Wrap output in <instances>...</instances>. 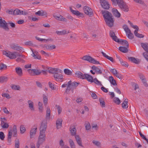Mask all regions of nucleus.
I'll return each instance as SVG.
<instances>
[{
    "mask_svg": "<svg viewBox=\"0 0 148 148\" xmlns=\"http://www.w3.org/2000/svg\"><path fill=\"white\" fill-rule=\"evenodd\" d=\"M47 121L44 119L40 123L39 128L40 132H45L47 127Z\"/></svg>",
    "mask_w": 148,
    "mask_h": 148,
    "instance_id": "5",
    "label": "nucleus"
},
{
    "mask_svg": "<svg viewBox=\"0 0 148 148\" xmlns=\"http://www.w3.org/2000/svg\"><path fill=\"white\" fill-rule=\"evenodd\" d=\"M8 80V78L5 76H2L0 77V83H3L6 82Z\"/></svg>",
    "mask_w": 148,
    "mask_h": 148,
    "instance_id": "35",
    "label": "nucleus"
},
{
    "mask_svg": "<svg viewBox=\"0 0 148 148\" xmlns=\"http://www.w3.org/2000/svg\"><path fill=\"white\" fill-rule=\"evenodd\" d=\"M83 10L84 13L88 15H91L92 13V9L87 6H84Z\"/></svg>",
    "mask_w": 148,
    "mask_h": 148,
    "instance_id": "8",
    "label": "nucleus"
},
{
    "mask_svg": "<svg viewBox=\"0 0 148 148\" xmlns=\"http://www.w3.org/2000/svg\"><path fill=\"white\" fill-rule=\"evenodd\" d=\"M75 75L77 77L84 79V74L80 71H77L75 73Z\"/></svg>",
    "mask_w": 148,
    "mask_h": 148,
    "instance_id": "21",
    "label": "nucleus"
},
{
    "mask_svg": "<svg viewBox=\"0 0 148 148\" xmlns=\"http://www.w3.org/2000/svg\"><path fill=\"white\" fill-rule=\"evenodd\" d=\"M119 7L121 10L123 11L124 12H127L129 11V7L125 2L124 3Z\"/></svg>",
    "mask_w": 148,
    "mask_h": 148,
    "instance_id": "9",
    "label": "nucleus"
},
{
    "mask_svg": "<svg viewBox=\"0 0 148 148\" xmlns=\"http://www.w3.org/2000/svg\"><path fill=\"white\" fill-rule=\"evenodd\" d=\"M99 0L101 5L103 8L106 9H108L109 8V4L106 0Z\"/></svg>",
    "mask_w": 148,
    "mask_h": 148,
    "instance_id": "7",
    "label": "nucleus"
},
{
    "mask_svg": "<svg viewBox=\"0 0 148 148\" xmlns=\"http://www.w3.org/2000/svg\"><path fill=\"white\" fill-rule=\"evenodd\" d=\"M47 69H48L47 72L53 74H58L57 72L58 69L57 68H53L52 67H47Z\"/></svg>",
    "mask_w": 148,
    "mask_h": 148,
    "instance_id": "10",
    "label": "nucleus"
},
{
    "mask_svg": "<svg viewBox=\"0 0 148 148\" xmlns=\"http://www.w3.org/2000/svg\"><path fill=\"white\" fill-rule=\"evenodd\" d=\"M11 48L14 50H16L17 51H19L22 49V47L19 46H16L15 44H13L11 45Z\"/></svg>",
    "mask_w": 148,
    "mask_h": 148,
    "instance_id": "31",
    "label": "nucleus"
},
{
    "mask_svg": "<svg viewBox=\"0 0 148 148\" xmlns=\"http://www.w3.org/2000/svg\"><path fill=\"white\" fill-rule=\"evenodd\" d=\"M43 102L45 106L47 105V103L48 99L47 97L45 94H43Z\"/></svg>",
    "mask_w": 148,
    "mask_h": 148,
    "instance_id": "44",
    "label": "nucleus"
},
{
    "mask_svg": "<svg viewBox=\"0 0 148 148\" xmlns=\"http://www.w3.org/2000/svg\"><path fill=\"white\" fill-rule=\"evenodd\" d=\"M55 106L58 110V114H60L62 112V108H61V107L59 105H56Z\"/></svg>",
    "mask_w": 148,
    "mask_h": 148,
    "instance_id": "56",
    "label": "nucleus"
},
{
    "mask_svg": "<svg viewBox=\"0 0 148 148\" xmlns=\"http://www.w3.org/2000/svg\"><path fill=\"white\" fill-rule=\"evenodd\" d=\"M99 101L101 107H105L106 106L104 99L102 98H100L99 99Z\"/></svg>",
    "mask_w": 148,
    "mask_h": 148,
    "instance_id": "30",
    "label": "nucleus"
},
{
    "mask_svg": "<svg viewBox=\"0 0 148 148\" xmlns=\"http://www.w3.org/2000/svg\"><path fill=\"white\" fill-rule=\"evenodd\" d=\"M112 12L114 15L116 17L119 18L121 17V14L116 8H112Z\"/></svg>",
    "mask_w": 148,
    "mask_h": 148,
    "instance_id": "15",
    "label": "nucleus"
},
{
    "mask_svg": "<svg viewBox=\"0 0 148 148\" xmlns=\"http://www.w3.org/2000/svg\"><path fill=\"white\" fill-rule=\"evenodd\" d=\"M21 11L18 9H16L13 12V14L14 15H21Z\"/></svg>",
    "mask_w": 148,
    "mask_h": 148,
    "instance_id": "42",
    "label": "nucleus"
},
{
    "mask_svg": "<svg viewBox=\"0 0 148 148\" xmlns=\"http://www.w3.org/2000/svg\"><path fill=\"white\" fill-rule=\"evenodd\" d=\"M49 87L52 90H54L56 89V87H55L54 85L52 84L51 82H49Z\"/></svg>",
    "mask_w": 148,
    "mask_h": 148,
    "instance_id": "53",
    "label": "nucleus"
},
{
    "mask_svg": "<svg viewBox=\"0 0 148 148\" xmlns=\"http://www.w3.org/2000/svg\"><path fill=\"white\" fill-rule=\"evenodd\" d=\"M42 103H41L40 102H38V106H39V108H38L39 110V111L41 112H42V111L43 110V108L42 107Z\"/></svg>",
    "mask_w": 148,
    "mask_h": 148,
    "instance_id": "54",
    "label": "nucleus"
},
{
    "mask_svg": "<svg viewBox=\"0 0 148 148\" xmlns=\"http://www.w3.org/2000/svg\"><path fill=\"white\" fill-rule=\"evenodd\" d=\"M75 137L76 141L78 145L81 147H83V146L82 144L81 138L79 137V136L78 135H76Z\"/></svg>",
    "mask_w": 148,
    "mask_h": 148,
    "instance_id": "16",
    "label": "nucleus"
},
{
    "mask_svg": "<svg viewBox=\"0 0 148 148\" xmlns=\"http://www.w3.org/2000/svg\"><path fill=\"white\" fill-rule=\"evenodd\" d=\"M64 73L67 75H72V72L68 69H64Z\"/></svg>",
    "mask_w": 148,
    "mask_h": 148,
    "instance_id": "39",
    "label": "nucleus"
},
{
    "mask_svg": "<svg viewBox=\"0 0 148 148\" xmlns=\"http://www.w3.org/2000/svg\"><path fill=\"white\" fill-rule=\"evenodd\" d=\"M70 10L71 12L74 14L81 17L83 16V13L80 12L77 10H74L72 9V8L70 7Z\"/></svg>",
    "mask_w": 148,
    "mask_h": 148,
    "instance_id": "12",
    "label": "nucleus"
},
{
    "mask_svg": "<svg viewBox=\"0 0 148 148\" xmlns=\"http://www.w3.org/2000/svg\"><path fill=\"white\" fill-rule=\"evenodd\" d=\"M56 33L58 35H64L66 34V31L65 30L62 31H56Z\"/></svg>",
    "mask_w": 148,
    "mask_h": 148,
    "instance_id": "40",
    "label": "nucleus"
},
{
    "mask_svg": "<svg viewBox=\"0 0 148 148\" xmlns=\"http://www.w3.org/2000/svg\"><path fill=\"white\" fill-rule=\"evenodd\" d=\"M82 59L89 62L90 63L94 64H100L99 62L95 60L94 58L89 56H84Z\"/></svg>",
    "mask_w": 148,
    "mask_h": 148,
    "instance_id": "3",
    "label": "nucleus"
},
{
    "mask_svg": "<svg viewBox=\"0 0 148 148\" xmlns=\"http://www.w3.org/2000/svg\"><path fill=\"white\" fill-rule=\"evenodd\" d=\"M45 48L47 49L52 50L53 49H55L56 48V46L55 45H47L45 46Z\"/></svg>",
    "mask_w": 148,
    "mask_h": 148,
    "instance_id": "37",
    "label": "nucleus"
},
{
    "mask_svg": "<svg viewBox=\"0 0 148 148\" xmlns=\"http://www.w3.org/2000/svg\"><path fill=\"white\" fill-rule=\"evenodd\" d=\"M12 130H9L8 134V142L10 143L11 142V138L12 135Z\"/></svg>",
    "mask_w": 148,
    "mask_h": 148,
    "instance_id": "26",
    "label": "nucleus"
},
{
    "mask_svg": "<svg viewBox=\"0 0 148 148\" xmlns=\"http://www.w3.org/2000/svg\"><path fill=\"white\" fill-rule=\"evenodd\" d=\"M8 23V25H10L12 27V28H15V24L12 22L11 21H9L7 23Z\"/></svg>",
    "mask_w": 148,
    "mask_h": 148,
    "instance_id": "61",
    "label": "nucleus"
},
{
    "mask_svg": "<svg viewBox=\"0 0 148 148\" xmlns=\"http://www.w3.org/2000/svg\"><path fill=\"white\" fill-rule=\"evenodd\" d=\"M35 127L34 128L30 131V134L31 136V138H32V136L33 135H35L36 132L37 127H36L35 126H34Z\"/></svg>",
    "mask_w": 148,
    "mask_h": 148,
    "instance_id": "32",
    "label": "nucleus"
},
{
    "mask_svg": "<svg viewBox=\"0 0 148 148\" xmlns=\"http://www.w3.org/2000/svg\"><path fill=\"white\" fill-rule=\"evenodd\" d=\"M16 72L19 76H21L23 75L22 71L21 68L17 67L15 68Z\"/></svg>",
    "mask_w": 148,
    "mask_h": 148,
    "instance_id": "23",
    "label": "nucleus"
},
{
    "mask_svg": "<svg viewBox=\"0 0 148 148\" xmlns=\"http://www.w3.org/2000/svg\"><path fill=\"white\" fill-rule=\"evenodd\" d=\"M116 5L118 4L119 6L125 2L123 0H116Z\"/></svg>",
    "mask_w": 148,
    "mask_h": 148,
    "instance_id": "51",
    "label": "nucleus"
},
{
    "mask_svg": "<svg viewBox=\"0 0 148 148\" xmlns=\"http://www.w3.org/2000/svg\"><path fill=\"white\" fill-rule=\"evenodd\" d=\"M91 68L93 70L95 71L97 74H101L102 73V71L99 68L95 66H92Z\"/></svg>",
    "mask_w": 148,
    "mask_h": 148,
    "instance_id": "19",
    "label": "nucleus"
},
{
    "mask_svg": "<svg viewBox=\"0 0 148 148\" xmlns=\"http://www.w3.org/2000/svg\"><path fill=\"white\" fill-rule=\"evenodd\" d=\"M110 71L114 75H116V74H117V70L115 69H111L110 70Z\"/></svg>",
    "mask_w": 148,
    "mask_h": 148,
    "instance_id": "58",
    "label": "nucleus"
},
{
    "mask_svg": "<svg viewBox=\"0 0 148 148\" xmlns=\"http://www.w3.org/2000/svg\"><path fill=\"white\" fill-rule=\"evenodd\" d=\"M143 55L145 59L148 61V55L147 54V53L145 52L143 53Z\"/></svg>",
    "mask_w": 148,
    "mask_h": 148,
    "instance_id": "64",
    "label": "nucleus"
},
{
    "mask_svg": "<svg viewBox=\"0 0 148 148\" xmlns=\"http://www.w3.org/2000/svg\"><path fill=\"white\" fill-rule=\"evenodd\" d=\"M141 45L145 51L148 53V44L141 43Z\"/></svg>",
    "mask_w": 148,
    "mask_h": 148,
    "instance_id": "29",
    "label": "nucleus"
},
{
    "mask_svg": "<svg viewBox=\"0 0 148 148\" xmlns=\"http://www.w3.org/2000/svg\"><path fill=\"white\" fill-rule=\"evenodd\" d=\"M114 102L117 104H119L121 103L120 100L118 98H114Z\"/></svg>",
    "mask_w": 148,
    "mask_h": 148,
    "instance_id": "59",
    "label": "nucleus"
},
{
    "mask_svg": "<svg viewBox=\"0 0 148 148\" xmlns=\"http://www.w3.org/2000/svg\"><path fill=\"white\" fill-rule=\"evenodd\" d=\"M117 57L119 59V61L120 62L121 64L122 65L126 67L128 66V64L127 62L125 61H123L119 57L117 56Z\"/></svg>",
    "mask_w": 148,
    "mask_h": 148,
    "instance_id": "28",
    "label": "nucleus"
},
{
    "mask_svg": "<svg viewBox=\"0 0 148 148\" xmlns=\"http://www.w3.org/2000/svg\"><path fill=\"white\" fill-rule=\"evenodd\" d=\"M93 82L96 84L99 85L101 86H102L101 82L98 81L96 78H95L93 80Z\"/></svg>",
    "mask_w": 148,
    "mask_h": 148,
    "instance_id": "49",
    "label": "nucleus"
},
{
    "mask_svg": "<svg viewBox=\"0 0 148 148\" xmlns=\"http://www.w3.org/2000/svg\"><path fill=\"white\" fill-rule=\"evenodd\" d=\"M7 68V66L6 65L3 63H1L0 64V70H2L3 69H6Z\"/></svg>",
    "mask_w": 148,
    "mask_h": 148,
    "instance_id": "55",
    "label": "nucleus"
},
{
    "mask_svg": "<svg viewBox=\"0 0 148 148\" xmlns=\"http://www.w3.org/2000/svg\"><path fill=\"white\" fill-rule=\"evenodd\" d=\"M54 77L57 81L59 79H61L63 78V76L61 74H59L57 75H53Z\"/></svg>",
    "mask_w": 148,
    "mask_h": 148,
    "instance_id": "36",
    "label": "nucleus"
},
{
    "mask_svg": "<svg viewBox=\"0 0 148 148\" xmlns=\"http://www.w3.org/2000/svg\"><path fill=\"white\" fill-rule=\"evenodd\" d=\"M79 84V83L75 82H72V81L70 80L68 83L67 87L65 91L66 92L68 93L70 90H71L73 93V89L76 88Z\"/></svg>",
    "mask_w": 148,
    "mask_h": 148,
    "instance_id": "2",
    "label": "nucleus"
},
{
    "mask_svg": "<svg viewBox=\"0 0 148 148\" xmlns=\"http://www.w3.org/2000/svg\"><path fill=\"white\" fill-rule=\"evenodd\" d=\"M2 96L3 97H6L8 99H9L10 98V95L8 93H3L2 94Z\"/></svg>",
    "mask_w": 148,
    "mask_h": 148,
    "instance_id": "62",
    "label": "nucleus"
},
{
    "mask_svg": "<svg viewBox=\"0 0 148 148\" xmlns=\"http://www.w3.org/2000/svg\"><path fill=\"white\" fill-rule=\"evenodd\" d=\"M70 131H71V135L73 136L76 135V130L75 127L71 126L70 127Z\"/></svg>",
    "mask_w": 148,
    "mask_h": 148,
    "instance_id": "18",
    "label": "nucleus"
},
{
    "mask_svg": "<svg viewBox=\"0 0 148 148\" xmlns=\"http://www.w3.org/2000/svg\"><path fill=\"white\" fill-rule=\"evenodd\" d=\"M35 14L40 16H45L47 17V13L46 11L42 10H39L37 12H36Z\"/></svg>",
    "mask_w": 148,
    "mask_h": 148,
    "instance_id": "13",
    "label": "nucleus"
},
{
    "mask_svg": "<svg viewBox=\"0 0 148 148\" xmlns=\"http://www.w3.org/2000/svg\"><path fill=\"white\" fill-rule=\"evenodd\" d=\"M50 116V110L49 108H47L46 110V117L47 118H49Z\"/></svg>",
    "mask_w": 148,
    "mask_h": 148,
    "instance_id": "45",
    "label": "nucleus"
},
{
    "mask_svg": "<svg viewBox=\"0 0 148 148\" xmlns=\"http://www.w3.org/2000/svg\"><path fill=\"white\" fill-rule=\"evenodd\" d=\"M32 55L34 58V59H37L39 60L41 59V57L38 54V52L36 51L34 52L33 50L32 49Z\"/></svg>",
    "mask_w": 148,
    "mask_h": 148,
    "instance_id": "17",
    "label": "nucleus"
},
{
    "mask_svg": "<svg viewBox=\"0 0 148 148\" xmlns=\"http://www.w3.org/2000/svg\"><path fill=\"white\" fill-rule=\"evenodd\" d=\"M5 137V135L3 132H0V138L2 140H4Z\"/></svg>",
    "mask_w": 148,
    "mask_h": 148,
    "instance_id": "57",
    "label": "nucleus"
},
{
    "mask_svg": "<svg viewBox=\"0 0 148 148\" xmlns=\"http://www.w3.org/2000/svg\"><path fill=\"white\" fill-rule=\"evenodd\" d=\"M123 28L125 31L127 37L130 39H132L134 37V35L131 32V30L128 28V26L126 25H124Z\"/></svg>",
    "mask_w": 148,
    "mask_h": 148,
    "instance_id": "4",
    "label": "nucleus"
},
{
    "mask_svg": "<svg viewBox=\"0 0 148 148\" xmlns=\"http://www.w3.org/2000/svg\"><path fill=\"white\" fill-rule=\"evenodd\" d=\"M119 49L120 51L125 53H127L128 51L127 47H119Z\"/></svg>",
    "mask_w": 148,
    "mask_h": 148,
    "instance_id": "33",
    "label": "nucleus"
},
{
    "mask_svg": "<svg viewBox=\"0 0 148 148\" xmlns=\"http://www.w3.org/2000/svg\"><path fill=\"white\" fill-rule=\"evenodd\" d=\"M126 99H125L123 101V103L122 104V107L124 109H126L127 108V103L128 101H126Z\"/></svg>",
    "mask_w": 148,
    "mask_h": 148,
    "instance_id": "43",
    "label": "nucleus"
},
{
    "mask_svg": "<svg viewBox=\"0 0 148 148\" xmlns=\"http://www.w3.org/2000/svg\"><path fill=\"white\" fill-rule=\"evenodd\" d=\"M16 53V52H14L13 53L10 52L9 58L11 59L15 58H16V55L15 53Z\"/></svg>",
    "mask_w": 148,
    "mask_h": 148,
    "instance_id": "41",
    "label": "nucleus"
},
{
    "mask_svg": "<svg viewBox=\"0 0 148 148\" xmlns=\"http://www.w3.org/2000/svg\"><path fill=\"white\" fill-rule=\"evenodd\" d=\"M25 44L26 45L32 46L33 45V42L31 41H28L25 42Z\"/></svg>",
    "mask_w": 148,
    "mask_h": 148,
    "instance_id": "60",
    "label": "nucleus"
},
{
    "mask_svg": "<svg viewBox=\"0 0 148 148\" xmlns=\"http://www.w3.org/2000/svg\"><path fill=\"white\" fill-rule=\"evenodd\" d=\"M20 132L21 134L24 133L26 131V129L24 126L23 125H21L20 127Z\"/></svg>",
    "mask_w": 148,
    "mask_h": 148,
    "instance_id": "50",
    "label": "nucleus"
},
{
    "mask_svg": "<svg viewBox=\"0 0 148 148\" xmlns=\"http://www.w3.org/2000/svg\"><path fill=\"white\" fill-rule=\"evenodd\" d=\"M109 80L112 84L113 85H117V84L116 80L114 79L113 77L112 76L109 77Z\"/></svg>",
    "mask_w": 148,
    "mask_h": 148,
    "instance_id": "27",
    "label": "nucleus"
},
{
    "mask_svg": "<svg viewBox=\"0 0 148 148\" xmlns=\"http://www.w3.org/2000/svg\"><path fill=\"white\" fill-rule=\"evenodd\" d=\"M54 17L56 20L61 21H67V20L63 16L60 14L54 15L53 16Z\"/></svg>",
    "mask_w": 148,
    "mask_h": 148,
    "instance_id": "11",
    "label": "nucleus"
},
{
    "mask_svg": "<svg viewBox=\"0 0 148 148\" xmlns=\"http://www.w3.org/2000/svg\"><path fill=\"white\" fill-rule=\"evenodd\" d=\"M0 27L3 28L6 31H8L9 28L8 26V23L4 20H2V18H0Z\"/></svg>",
    "mask_w": 148,
    "mask_h": 148,
    "instance_id": "6",
    "label": "nucleus"
},
{
    "mask_svg": "<svg viewBox=\"0 0 148 148\" xmlns=\"http://www.w3.org/2000/svg\"><path fill=\"white\" fill-rule=\"evenodd\" d=\"M101 12L106 25L110 27H112L114 20L112 14L107 11H101Z\"/></svg>",
    "mask_w": 148,
    "mask_h": 148,
    "instance_id": "1",
    "label": "nucleus"
},
{
    "mask_svg": "<svg viewBox=\"0 0 148 148\" xmlns=\"http://www.w3.org/2000/svg\"><path fill=\"white\" fill-rule=\"evenodd\" d=\"M33 70L34 75H38L41 73V71L38 69H34Z\"/></svg>",
    "mask_w": 148,
    "mask_h": 148,
    "instance_id": "48",
    "label": "nucleus"
},
{
    "mask_svg": "<svg viewBox=\"0 0 148 148\" xmlns=\"http://www.w3.org/2000/svg\"><path fill=\"white\" fill-rule=\"evenodd\" d=\"M139 29V28L136 29L134 32V34L135 35L136 37L140 38H143L144 36L142 34H139L138 33V31Z\"/></svg>",
    "mask_w": 148,
    "mask_h": 148,
    "instance_id": "25",
    "label": "nucleus"
},
{
    "mask_svg": "<svg viewBox=\"0 0 148 148\" xmlns=\"http://www.w3.org/2000/svg\"><path fill=\"white\" fill-rule=\"evenodd\" d=\"M27 103L29 104V107L31 110H34V106L33 102L30 100H29L27 101Z\"/></svg>",
    "mask_w": 148,
    "mask_h": 148,
    "instance_id": "24",
    "label": "nucleus"
},
{
    "mask_svg": "<svg viewBox=\"0 0 148 148\" xmlns=\"http://www.w3.org/2000/svg\"><path fill=\"white\" fill-rule=\"evenodd\" d=\"M129 60L132 62L136 64L139 63L140 61L138 59H136L134 57H130L128 58Z\"/></svg>",
    "mask_w": 148,
    "mask_h": 148,
    "instance_id": "20",
    "label": "nucleus"
},
{
    "mask_svg": "<svg viewBox=\"0 0 148 148\" xmlns=\"http://www.w3.org/2000/svg\"><path fill=\"white\" fill-rule=\"evenodd\" d=\"M69 142L71 148H75V145L74 141L72 139H69Z\"/></svg>",
    "mask_w": 148,
    "mask_h": 148,
    "instance_id": "38",
    "label": "nucleus"
},
{
    "mask_svg": "<svg viewBox=\"0 0 148 148\" xmlns=\"http://www.w3.org/2000/svg\"><path fill=\"white\" fill-rule=\"evenodd\" d=\"M62 119H58L56 121V125L57 129H58V127L62 126Z\"/></svg>",
    "mask_w": 148,
    "mask_h": 148,
    "instance_id": "34",
    "label": "nucleus"
},
{
    "mask_svg": "<svg viewBox=\"0 0 148 148\" xmlns=\"http://www.w3.org/2000/svg\"><path fill=\"white\" fill-rule=\"evenodd\" d=\"M46 135L45 132H40V135L38 137L39 138L45 139Z\"/></svg>",
    "mask_w": 148,
    "mask_h": 148,
    "instance_id": "46",
    "label": "nucleus"
},
{
    "mask_svg": "<svg viewBox=\"0 0 148 148\" xmlns=\"http://www.w3.org/2000/svg\"><path fill=\"white\" fill-rule=\"evenodd\" d=\"M45 140V139L38 138L37 144L36 145L37 148H39L40 145H42Z\"/></svg>",
    "mask_w": 148,
    "mask_h": 148,
    "instance_id": "22",
    "label": "nucleus"
},
{
    "mask_svg": "<svg viewBox=\"0 0 148 148\" xmlns=\"http://www.w3.org/2000/svg\"><path fill=\"white\" fill-rule=\"evenodd\" d=\"M92 143H93L97 146H99L100 145V143L98 141L95 140H93Z\"/></svg>",
    "mask_w": 148,
    "mask_h": 148,
    "instance_id": "63",
    "label": "nucleus"
},
{
    "mask_svg": "<svg viewBox=\"0 0 148 148\" xmlns=\"http://www.w3.org/2000/svg\"><path fill=\"white\" fill-rule=\"evenodd\" d=\"M11 88L15 90H19L20 88V87L18 85H13L11 86Z\"/></svg>",
    "mask_w": 148,
    "mask_h": 148,
    "instance_id": "52",
    "label": "nucleus"
},
{
    "mask_svg": "<svg viewBox=\"0 0 148 148\" xmlns=\"http://www.w3.org/2000/svg\"><path fill=\"white\" fill-rule=\"evenodd\" d=\"M84 79H86L90 82H93V77L91 75L87 74H84Z\"/></svg>",
    "mask_w": 148,
    "mask_h": 148,
    "instance_id": "14",
    "label": "nucleus"
},
{
    "mask_svg": "<svg viewBox=\"0 0 148 148\" xmlns=\"http://www.w3.org/2000/svg\"><path fill=\"white\" fill-rule=\"evenodd\" d=\"M15 148H19V142L18 139L16 138L15 140Z\"/></svg>",
    "mask_w": 148,
    "mask_h": 148,
    "instance_id": "47",
    "label": "nucleus"
}]
</instances>
